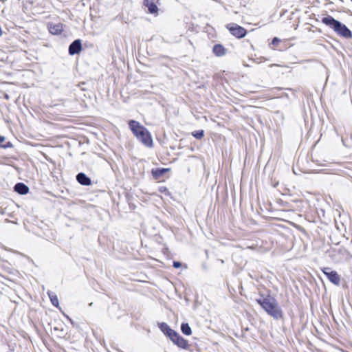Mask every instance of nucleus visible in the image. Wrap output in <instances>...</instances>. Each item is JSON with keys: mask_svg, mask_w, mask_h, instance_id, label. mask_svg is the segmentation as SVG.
<instances>
[{"mask_svg": "<svg viewBox=\"0 0 352 352\" xmlns=\"http://www.w3.org/2000/svg\"><path fill=\"white\" fill-rule=\"evenodd\" d=\"M76 179L82 185L89 186L91 184V179L84 173H80L78 174Z\"/></svg>", "mask_w": 352, "mask_h": 352, "instance_id": "nucleus-11", "label": "nucleus"}, {"mask_svg": "<svg viewBox=\"0 0 352 352\" xmlns=\"http://www.w3.org/2000/svg\"><path fill=\"white\" fill-rule=\"evenodd\" d=\"M212 51L217 56H221L226 54V50L221 45H215L213 47Z\"/></svg>", "mask_w": 352, "mask_h": 352, "instance_id": "nucleus-13", "label": "nucleus"}, {"mask_svg": "<svg viewBox=\"0 0 352 352\" xmlns=\"http://www.w3.org/2000/svg\"><path fill=\"white\" fill-rule=\"evenodd\" d=\"M227 28L232 34L238 38H243L246 34V30L235 23L229 24Z\"/></svg>", "mask_w": 352, "mask_h": 352, "instance_id": "nucleus-5", "label": "nucleus"}, {"mask_svg": "<svg viewBox=\"0 0 352 352\" xmlns=\"http://www.w3.org/2000/svg\"><path fill=\"white\" fill-rule=\"evenodd\" d=\"M2 34V31H0V36H1Z\"/></svg>", "mask_w": 352, "mask_h": 352, "instance_id": "nucleus-21", "label": "nucleus"}, {"mask_svg": "<svg viewBox=\"0 0 352 352\" xmlns=\"http://www.w3.org/2000/svg\"><path fill=\"white\" fill-rule=\"evenodd\" d=\"M129 126L135 136L145 146L148 147L153 146V139L150 133L140 122L135 120H130Z\"/></svg>", "mask_w": 352, "mask_h": 352, "instance_id": "nucleus-2", "label": "nucleus"}, {"mask_svg": "<svg viewBox=\"0 0 352 352\" xmlns=\"http://www.w3.org/2000/svg\"><path fill=\"white\" fill-rule=\"evenodd\" d=\"M168 168H161V169H157L155 170V171H153V174L156 176V177H158L162 174H164V173H166V171H168Z\"/></svg>", "mask_w": 352, "mask_h": 352, "instance_id": "nucleus-16", "label": "nucleus"}, {"mask_svg": "<svg viewBox=\"0 0 352 352\" xmlns=\"http://www.w3.org/2000/svg\"><path fill=\"white\" fill-rule=\"evenodd\" d=\"M49 31L52 34H59L62 32L63 27L62 23H51L48 26Z\"/></svg>", "mask_w": 352, "mask_h": 352, "instance_id": "nucleus-9", "label": "nucleus"}, {"mask_svg": "<svg viewBox=\"0 0 352 352\" xmlns=\"http://www.w3.org/2000/svg\"><path fill=\"white\" fill-rule=\"evenodd\" d=\"M182 266V263L178 261H174L173 262V267L175 268H179Z\"/></svg>", "mask_w": 352, "mask_h": 352, "instance_id": "nucleus-20", "label": "nucleus"}, {"mask_svg": "<svg viewBox=\"0 0 352 352\" xmlns=\"http://www.w3.org/2000/svg\"><path fill=\"white\" fill-rule=\"evenodd\" d=\"M322 271L332 283L336 285H338L340 284V278L336 271L331 270L329 267H324Z\"/></svg>", "mask_w": 352, "mask_h": 352, "instance_id": "nucleus-4", "label": "nucleus"}, {"mask_svg": "<svg viewBox=\"0 0 352 352\" xmlns=\"http://www.w3.org/2000/svg\"><path fill=\"white\" fill-rule=\"evenodd\" d=\"M144 5L148 8V11L151 14H157L158 8L155 4V0H144Z\"/></svg>", "mask_w": 352, "mask_h": 352, "instance_id": "nucleus-7", "label": "nucleus"}, {"mask_svg": "<svg viewBox=\"0 0 352 352\" xmlns=\"http://www.w3.org/2000/svg\"><path fill=\"white\" fill-rule=\"evenodd\" d=\"M256 302L262 308L272 317L278 319L282 317V310L278 306V302L273 297L267 296H261L256 300Z\"/></svg>", "mask_w": 352, "mask_h": 352, "instance_id": "nucleus-1", "label": "nucleus"}, {"mask_svg": "<svg viewBox=\"0 0 352 352\" xmlns=\"http://www.w3.org/2000/svg\"><path fill=\"white\" fill-rule=\"evenodd\" d=\"M160 329L161 331L166 334L169 338L172 336V335L175 332L173 329H170V327L164 322L160 323Z\"/></svg>", "mask_w": 352, "mask_h": 352, "instance_id": "nucleus-10", "label": "nucleus"}, {"mask_svg": "<svg viewBox=\"0 0 352 352\" xmlns=\"http://www.w3.org/2000/svg\"><path fill=\"white\" fill-rule=\"evenodd\" d=\"M81 50V43L80 40L74 41L69 47V52L70 54L74 55L78 54Z\"/></svg>", "mask_w": 352, "mask_h": 352, "instance_id": "nucleus-8", "label": "nucleus"}, {"mask_svg": "<svg viewBox=\"0 0 352 352\" xmlns=\"http://www.w3.org/2000/svg\"><path fill=\"white\" fill-rule=\"evenodd\" d=\"M14 190L21 195H25L28 192V187L22 183H18L14 186Z\"/></svg>", "mask_w": 352, "mask_h": 352, "instance_id": "nucleus-12", "label": "nucleus"}, {"mask_svg": "<svg viewBox=\"0 0 352 352\" xmlns=\"http://www.w3.org/2000/svg\"><path fill=\"white\" fill-rule=\"evenodd\" d=\"M170 339L180 348L186 349L188 347L187 341L176 331L172 335Z\"/></svg>", "mask_w": 352, "mask_h": 352, "instance_id": "nucleus-6", "label": "nucleus"}, {"mask_svg": "<svg viewBox=\"0 0 352 352\" xmlns=\"http://www.w3.org/2000/svg\"><path fill=\"white\" fill-rule=\"evenodd\" d=\"M50 300H51V302H52V304L56 306V307H58V298L56 296H54V295H50Z\"/></svg>", "mask_w": 352, "mask_h": 352, "instance_id": "nucleus-17", "label": "nucleus"}, {"mask_svg": "<svg viewBox=\"0 0 352 352\" xmlns=\"http://www.w3.org/2000/svg\"><path fill=\"white\" fill-rule=\"evenodd\" d=\"M181 330L182 333L186 336H190L192 334L191 329L188 323L182 324Z\"/></svg>", "mask_w": 352, "mask_h": 352, "instance_id": "nucleus-14", "label": "nucleus"}, {"mask_svg": "<svg viewBox=\"0 0 352 352\" xmlns=\"http://www.w3.org/2000/svg\"><path fill=\"white\" fill-rule=\"evenodd\" d=\"M322 22L333 29L339 36L350 38L352 37L351 30L344 24L336 20L331 16H327L322 19Z\"/></svg>", "mask_w": 352, "mask_h": 352, "instance_id": "nucleus-3", "label": "nucleus"}, {"mask_svg": "<svg viewBox=\"0 0 352 352\" xmlns=\"http://www.w3.org/2000/svg\"><path fill=\"white\" fill-rule=\"evenodd\" d=\"M5 140H6L5 137L0 136V146L1 147L6 148H10L12 146V144L10 142H8L4 144Z\"/></svg>", "mask_w": 352, "mask_h": 352, "instance_id": "nucleus-15", "label": "nucleus"}, {"mask_svg": "<svg viewBox=\"0 0 352 352\" xmlns=\"http://www.w3.org/2000/svg\"><path fill=\"white\" fill-rule=\"evenodd\" d=\"M279 42H280V39L278 38L277 37L274 38L272 40V44L274 45H277Z\"/></svg>", "mask_w": 352, "mask_h": 352, "instance_id": "nucleus-19", "label": "nucleus"}, {"mask_svg": "<svg viewBox=\"0 0 352 352\" xmlns=\"http://www.w3.org/2000/svg\"><path fill=\"white\" fill-rule=\"evenodd\" d=\"M193 135L195 137H196L197 138L200 139L204 136V131H200L196 132L195 133H193Z\"/></svg>", "mask_w": 352, "mask_h": 352, "instance_id": "nucleus-18", "label": "nucleus"}]
</instances>
